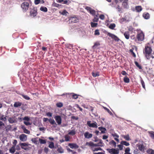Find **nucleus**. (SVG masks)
Listing matches in <instances>:
<instances>
[{
    "label": "nucleus",
    "mask_w": 154,
    "mask_h": 154,
    "mask_svg": "<svg viewBox=\"0 0 154 154\" xmlns=\"http://www.w3.org/2000/svg\"><path fill=\"white\" fill-rule=\"evenodd\" d=\"M92 74L93 76L94 77H96V76H98L99 75V73L97 72L94 73V72H92Z\"/></svg>",
    "instance_id": "nucleus-54"
},
{
    "label": "nucleus",
    "mask_w": 154,
    "mask_h": 154,
    "mask_svg": "<svg viewBox=\"0 0 154 154\" xmlns=\"http://www.w3.org/2000/svg\"><path fill=\"white\" fill-rule=\"evenodd\" d=\"M123 137L127 140H131L128 135H124Z\"/></svg>",
    "instance_id": "nucleus-42"
},
{
    "label": "nucleus",
    "mask_w": 154,
    "mask_h": 154,
    "mask_svg": "<svg viewBox=\"0 0 154 154\" xmlns=\"http://www.w3.org/2000/svg\"><path fill=\"white\" fill-rule=\"evenodd\" d=\"M24 124H25L26 126L30 125H31V123L29 121H27V122L24 121Z\"/></svg>",
    "instance_id": "nucleus-58"
},
{
    "label": "nucleus",
    "mask_w": 154,
    "mask_h": 154,
    "mask_svg": "<svg viewBox=\"0 0 154 154\" xmlns=\"http://www.w3.org/2000/svg\"><path fill=\"white\" fill-rule=\"evenodd\" d=\"M99 19V18L98 17V16L97 15H96L94 16V18L93 19V21L94 22H97Z\"/></svg>",
    "instance_id": "nucleus-38"
},
{
    "label": "nucleus",
    "mask_w": 154,
    "mask_h": 154,
    "mask_svg": "<svg viewBox=\"0 0 154 154\" xmlns=\"http://www.w3.org/2000/svg\"><path fill=\"white\" fill-rule=\"evenodd\" d=\"M44 1L43 0H35V5H38L39 3H44Z\"/></svg>",
    "instance_id": "nucleus-25"
},
{
    "label": "nucleus",
    "mask_w": 154,
    "mask_h": 154,
    "mask_svg": "<svg viewBox=\"0 0 154 154\" xmlns=\"http://www.w3.org/2000/svg\"><path fill=\"white\" fill-rule=\"evenodd\" d=\"M48 121L51 124H55V125H56V123L55 122V121L53 119H49Z\"/></svg>",
    "instance_id": "nucleus-33"
},
{
    "label": "nucleus",
    "mask_w": 154,
    "mask_h": 154,
    "mask_svg": "<svg viewBox=\"0 0 154 154\" xmlns=\"http://www.w3.org/2000/svg\"><path fill=\"white\" fill-rule=\"evenodd\" d=\"M91 150L92 151L94 152L95 151H97L99 150H102V149L100 147H98L96 148H92Z\"/></svg>",
    "instance_id": "nucleus-39"
},
{
    "label": "nucleus",
    "mask_w": 154,
    "mask_h": 154,
    "mask_svg": "<svg viewBox=\"0 0 154 154\" xmlns=\"http://www.w3.org/2000/svg\"><path fill=\"white\" fill-rule=\"evenodd\" d=\"M124 35L125 36V38L127 39H128L130 38V34L129 32V31H126L125 32L124 34Z\"/></svg>",
    "instance_id": "nucleus-18"
},
{
    "label": "nucleus",
    "mask_w": 154,
    "mask_h": 154,
    "mask_svg": "<svg viewBox=\"0 0 154 154\" xmlns=\"http://www.w3.org/2000/svg\"><path fill=\"white\" fill-rule=\"evenodd\" d=\"M37 139L38 138L37 137L36 138H32L31 139V141H32V142L34 143H35L37 144L38 140H37Z\"/></svg>",
    "instance_id": "nucleus-48"
},
{
    "label": "nucleus",
    "mask_w": 154,
    "mask_h": 154,
    "mask_svg": "<svg viewBox=\"0 0 154 154\" xmlns=\"http://www.w3.org/2000/svg\"><path fill=\"white\" fill-rule=\"evenodd\" d=\"M85 9L91 14L93 16L95 15L96 11L92 9L91 7L87 6L85 7Z\"/></svg>",
    "instance_id": "nucleus-8"
},
{
    "label": "nucleus",
    "mask_w": 154,
    "mask_h": 154,
    "mask_svg": "<svg viewBox=\"0 0 154 154\" xmlns=\"http://www.w3.org/2000/svg\"><path fill=\"white\" fill-rule=\"evenodd\" d=\"M40 10L45 12H47L48 11V9L46 7L42 6L41 7Z\"/></svg>",
    "instance_id": "nucleus-30"
},
{
    "label": "nucleus",
    "mask_w": 154,
    "mask_h": 154,
    "mask_svg": "<svg viewBox=\"0 0 154 154\" xmlns=\"http://www.w3.org/2000/svg\"><path fill=\"white\" fill-rule=\"evenodd\" d=\"M152 50L151 47L148 45H146L143 51V53L147 60H149L151 57L152 59L154 57L152 55Z\"/></svg>",
    "instance_id": "nucleus-1"
},
{
    "label": "nucleus",
    "mask_w": 154,
    "mask_h": 154,
    "mask_svg": "<svg viewBox=\"0 0 154 154\" xmlns=\"http://www.w3.org/2000/svg\"><path fill=\"white\" fill-rule=\"evenodd\" d=\"M123 80L124 82L126 83H128L130 82L129 79L126 76L124 78Z\"/></svg>",
    "instance_id": "nucleus-34"
},
{
    "label": "nucleus",
    "mask_w": 154,
    "mask_h": 154,
    "mask_svg": "<svg viewBox=\"0 0 154 154\" xmlns=\"http://www.w3.org/2000/svg\"><path fill=\"white\" fill-rule=\"evenodd\" d=\"M22 129L23 130V132L26 134H29L30 132L24 126H22L21 127Z\"/></svg>",
    "instance_id": "nucleus-17"
},
{
    "label": "nucleus",
    "mask_w": 154,
    "mask_h": 154,
    "mask_svg": "<svg viewBox=\"0 0 154 154\" xmlns=\"http://www.w3.org/2000/svg\"><path fill=\"white\" fill-rule=\"evenodd\" d=\"M130 151V149L129 147L127 148L125 150V153L124 154H131L129 152Z\"/></svg>",
    "instance_id": "nucleus-37"
},
{
    "label": "nucleus",
    "mask_w": 154,
    "mask_h": 154,
    "mask_svg": "<svg viewBox=\"0 0 154 154\" xmlns=\"http://www.w3.org/2000/svg\"><path fill=\"white\" fill-rule=\"evenodd\" d=\"M84 136L85 138L88 139L92 137L93 134L91 133H90L88 132L87 131L84 133Z\"/></svg>",
    "instance_id": "nucleus-14"
},
{
    "label": "nucleus",
    "mask_w": 154,
    "mask_h": 154,
    "mask_svg": "<svg viewBox=\"0 0 154 154\" xmlns=\"http://www.w3.org/2000/svg\"><path fill=\"white\" fill-rule=\"evenodd\" d=\"M57 151L60 153H63L64 152L63 149L61 147L58 148L57 149Z\"/></svg>",
    "instance_id": "nucleus-36"
},
{
    "label": "nucleus",
    "mask_w": 154,
    "mask_h": 154,
    "mask_svg": "<svg viewBox=\"0 0 154 154\" xmlns=\"http://www.w3.org/2000/svg\"><path fill=\"white\" fill-rule=\"evenodd\" d=\"M72 97L73 99H76L78 97V96L77 94H73Z\"/></svg>",
    "instance_id": "nucleus-56"
},
{
    "label": "nucleus",
    "mask_w": 154,
    "mask_h": 154,
    "mask_svg": "<svg viewBox=\"0 0 154 154\" xmlns=\"http://www.w3.org/2000/svg\"><path fill=\"white\" fill-rule=\"evenodd\" d=\"M29 4L28 2H25L21 4V7L24 11H26L29 8Z\"/></svg>",
    "instance_id": "nucleus-6"
},
{
    "label": "nucleus",
    "mask_w": 154,
    "mask_h": 154,
    "mask_svg": "<svg viewBox=\"0 0 154 154\" xmlns=\"http://www.w3.org/2000/svg\"><path fill=\"white\" fill-rule=\"evenodd\" d=\"M20 145L22 149L25 150H26V148H25L24 146H27L28 144L27 143H20Z\"/></svg>",
    "instance_id": "nucleus-19"
},
{
    "label": "nucleus",
    "mask_w": 154,
    "mask_h": 154,
    "mask_svg": "<svg viewBox=\"0 0 154 154\" xmlns=\"http://www.w3.org/2000/svg\"><path fill=\"white\" fill-rule=\"evenodd\" d=\"M144 34L142 31L140 33L137 34V38L138 40L140 41H143L144 39Z\"/></svg>",
    "instance_id": "nucleus-5"
},
{
    "label": "nucleus",
    "mask_w": 154,
    "mask_h": 154,
    "mask_svg": "<svg viewBox=\"0 0 154 154\" xmlns=\"http://www.w3.org/2000/svg\"><path fill=\"white\" fill-rule=\"evenodd\" d=\"M142 9V8L141 6H138L135 7V10L137 12H140Z\"/></svg>",
    "instance_id": "nucleus-21"
},
{
    "label": "nucleus",
    "mask_w": 154,
    "mask_h": 154,
    "mask_svg": "<svg viewBox=\"0 0 154 154\" xmlns=\"http://www.w3.org/2000/svg\"><path fill=\"white\" fill-rule=\"evenodd\" d=\"M98 24L97 23H94L93 22H91V26L92 27H96L97 26Z\"/></svg>",
    "instance_id": "nucleus-50"
},
{
    "label": "nucleus",
    "mask_w": 154,
    "mask_h": 154,
    "mask_svg": "<svg viewBox=\"0 0 154 154\" xmlns=\"http://www.w3.org/2000/svg\"><path fill=\"white\" fill-rule=\"evenodd\" d=\"M0 119L4 122H5L7 120L6 116H5L4 115L2 116L0 118Z\"/></svg>",
    "instance_id": "nucleus-45"
},
{
    "label": "nucleus",
    "mask_w": 154,
    "mask_h": 154,
    "mask_svg": "<svg viewBox=\"0 0 154 154\" xmlns=\"http://www.w3.org/2000/svg\"><path fill=\"white\" fill-rule=\"evenodd\" d=\"M67 13H68V12L66 11V10H64L62 12L61 14L63 15H66L67 14Z\"/></svg>",
    "instance_id": "nucleus-63"
},
{
    "label": "nucleus",
    "mask_w": 154,
    "mask_h": 154,
    "mask_svg": "<svg viewBox=\"0 0 154 154\" xmlns=\"http://www.w3.org/2000/svg\"><path fill=\"white\" fill-rule=\"evenodd\" d=\"M65 141H68L69 140L70 138H69V137L68 136H67V135L65 136Z\"/></svg>",
    "instance_id": "nucleus-55"
},
{
    "label": "nucleus",
    "mask_w": 154,
    "mask_h": 154,
    "mask_svg": "<svg viewBox=\"0 0 154 154\" xmlns=\"http://www.w3.org/2000/svg\"><path fill=\"white\" fill-rule=\"evenodd\" d=\"M54 119L58 125H60L61 124L62 119L61 117L60 116H56L54 117Z\"/></svg>",
    "instance_id": "nucleus-11"
},
{
    "label": "nucleus",
    "mask_w": 154,
    "mask_h": 154,
    "mask_svg": "<svg viewBox=\"0 0 154 154\" xmlns=\"http://www.w3.org/2000/svg\"><path fill=\"white\" fill-rule=\"evenodd\" d=\"M91 122L90 121H88L87 122V125L89 127L95 128H97V126L96 122L91 123Z\"/></svg>",
    "instance_id": "nucleus-12"
},
{
    "label": "nucleus",
    "mask_w": 154,
    "mask_h": 154,
    "mask_svg": "<svg viewBox=\"0 0 154 154\" xmlns=\"http://www.w3.org/2000/svg\"><path fill=\"white\" fill-rule=\"evenodd\" d=\"M8 121L10 123H13L14 122L15 119L14 117H9L8 119Z\"/></svg>",
    "instance_id": "nucleus-23"
},
{
    "label": "nucleus",
    "mask_w": 154,
    "mask_h": 154,
    "mask_svg": "<svg viewBox=\"0 0 154 154\" xmlns=\"http://www.w3.org/2000/svg\"><path fill=\"white\" fill-rule=\"evenodd\" d=\"M150 137L152 139H154V132L153 131H150L149 132Z\"/></svg>",
    "instance_id": "nucleus-40"
},
{
    "label": "nucleus",
    "mask_w": 154,
    "mask_h": 154,
    "mask_svg": "<svg viewBox=\"0 0 154 154\" xmlns=\"http://www.w3.org/2000/svg\"><path fill=\"white\" fill-rule=\"evenodd\" d=\"M100 44L98 43H94V45L92 46V48L93 49H96L97 47L99 46Z\"/></svg>",
    "instance_id": "nucleus-47"
},
{
    "label": "nucleus",
    "mask_w": 154,
    "mask_h": 154,
    "mask_svg": "<svg viewBox=\"0 0 154 154\" xmlns=\"http://www.w3.org/2000/svg\"><path fill=\"white\" fill-rule=\"evenodd\" d=\"M117 146L119 148V149L120 150H121L123 149V145H117Z\"/></svg>",
    "instance_id": "nucleus-61"
},
{
    "label": "nucleus",
    "mask_w": 154,
    "mask_h": 154,
    "mask_svg": "<svg viewBox=\"0 0 154 154\" xmlns=\"http://www.w3.org/2000/svg\"><path fill=\"white\" fill-rule=\"evenodd\" d=\"M48 146L49 148L51 149L54 148V143L53 142H50Z\"/></svg>",
    "instance_id": "nucleus-49"
},
{
    "label": "nucleus",
    "mask_w": 154,
    "mask_h": 154,
    "mask_svg": "<svg viewBox=\"0 0 154 154\" xmlns=\"http://www.w3.org/2000/svg\"><path fill=\"white\" fill-rule=\"evenodd\" d=\"M22 104V103L20 102L19 101L16 102L14 103V106L15 107L17 108L20 106Z\"/></svg>",
    "instance_id": "nucleus-16"
},
{
    "label": "nucleus",
    "mask_w": 154,
    "mask_h": 154,
    "mask_svg": "<svg viewBox=\"0 0 154 154\" xmlns=\"http://www.w3.org/2000/svg\"><path fill=\"white\" fill-rule=\"evenodd\" d=\"M100 34V32H99V30L98 29L96 30L94 32V35H99Z\"/></svg>",
    "instance_id": "nucleus-57"
},
{
    "label": "nucleus",
    "mask_w": 154,
    "mask_h": 154,
    "mask_svg": "<svg viewBox=\"0 0 154 154\" xmlns=\"http://www.w3.org/2000/svg\"><path fill=\"white\" fill-rule=\"evenodd\" d=\"M144 143L143 142L139 143L136 145L138 149L142 152H143L145 149V146Z\"/></svg>",
    "instance_id": "nucleus-3"
},
{
    "label": "nucleus",
    "mask_w": 154,
    "mask_h": 154,
    "mask_svg": "<svg viewBox=\"0 0 154 154\" xmlns=\"http://www.w3.org/2000/svg\"><path fill=\"white\" fill-rule=\"evenodd\" d=\"M17 143V140H14V141L13 142V145L12 146H14V147H15Z\"/></svg>",
    "instance_id": "nucleus-62"
},
{
    "label": "nucleus",
    "mask_w": 154,
    "mask_h": 154,
    "mask_svg": "<svg viewBox=\"0 0 154 154\" xmlns=\"http://www.w3.org/2000/svg\"><path fill=\"white\" fill-rule=\"evenodd\" d=\"M143 17L146 19H148L149 18V14L147 13H143Z\"/></svg>",
    "instance_id": "nucleus-24"
},
{
    "label": "nucleus",
    "mask_w": 154,
    "mask_h": 154,
    "mask_svg": "<svg viewBox=\"0 0 154 154\" xmlns=\"http://www.w3.org/2000/svg\"><path fill=\"white\" fill-rule=\"evenodd\" d=\"M68 146L72 149H77L79 147V146L77 145L76 143H69L68 144Z\"/></svg>",
    "instance_id": "nucleus-15"
},
{
    "label": "nucleus",
    "mask_w": 154,
    "mask_h": 154,
    "mask_svg": "<svg viewBox=\"0 0 154 154\" xmlns=\"http://www.w3.org/2000/svg\"><path fill=\"white\" fill-rule=\"evenodd\" d=\"M115 27L116 24L115 23H112L110 25L109 28L111 29H113Z\"/></svg>",
    "instance_id": "nucleus-41"
},
{
    "label": "nucleus",
    "mask_w": 154,
    "mask_h": 154,
    "mask_svg": "<svg viewBox=\"0 0 154 154\" xmlns=\"http://www.w3.org/2000/svg\"><path fill=\"white\" fill-rule=\"evenodd\" d=\"M11 125H8L6 127V130L7 131H8L9 130H10L11 129Z\"/></svg>",
    "instance_id": "nucleus-53"
},
{
    "label": "nucleus",
    "mask_w": 154,
    "mask_h": 154,
    "mask_svg": "<svg viewBox=\"0 0 154 154\" xmlns=\"http://www.w3.org/2000/svg\"><path fill=\"white\" fill-rule=\"evenodd\" d=\"M98 129L100 131L101 133H105V132L106 131V129L105 128L102 127H99L98 128Z\"/></svg>",
    "instance_id": "nucleus-22"
},
{
    "label": "nucleus",
    "mask_w": 154,
    "mask_h": 154,
    "mask_svg": "<svg viewBox=\"0 0 154 154\" xmlns=\"http://www.w3.org/2000/svg\"><path fill=\"white\" fill-rule=\"evenodd\" d=\"M37 14V9L36 8H34L31 9L30 11V14L31 16L33 17H35Z\"/></svg>",
    "instance_id": "nucleus-9"
},
{
    "label": "nucleus",
    "mask_w": 154,
    "mask_h": 154,
    "mask_svg": "<svg viewBox=\"0 0 154 154\" xmlns=\"http://www.w3.org/2000/svg\"><path fill=\"white\" fill-rule=\"evenodd\" d=\"M56 106L59 108H61L63 106V104L62 102H58L56 104Z\"/></svg>",
    "instance_id": "nucleus-32"
},
{
    "label": "nucleus",
    "mask_w": 154,
    "mask_h": 154,
    "mask_svg": "<svg viewBox=\"0 0 154 154\" xmlns=\"http://www.w3.org/2000/svg\"><path fill=\"white\" fill-rule=\"evenodd\" d=\"M121 144L126 146H128L130 145L129 143L124 141H122L121 142Z\"/></svg>",
    "instance_id": "nucleus-29"
},
{
    "label": "nucleus",
    "mask_w": 154,
    "mask_h": 154,
    "mask_svg": "<svg viewBox=\"0 0 154 154\" xmlns=\"http://www.w3.org/2000/svg\"><path fill=\"white\" fill-rule=\"evenodd\" d=\"M127 1H123L122 4V5L124 8H127L128 7V3L127 2Z\"/></svg>",
    "instance_id": "nucleus-28"
},
{
    "label": "nucleus",
    "mask_w": 154,
    "mask_h": 154,
    "mask_svg": "<svg viewBox=\"0 0 154 154\" xmlns=\"http://www.w3.org/2000/svg\"><path fill=\"white\" fill-rule=\"evenodd\" d=\"M107 35L111 37L112 39H114L115 41L117 42H119L120 40L116 36L110 33V32H108L107 33Z\"/></svg>",
    "instance_id": "nucleus-7"
},
{
    "label": "nucleus",
    "mask_w": 154,
    "mask_h": 154,
    "mask_svg": "<svg viewBox=\"0 0 154 154\" xmlns=\"http://www.w3.org/2000/svg\"><path fill=\"white\" fill-rule=\"evenodd\" d=\"M20 140L22 141H25L27 139V135L24 134H21L19 137Z\"/></svg>",
    "instance_id": "nucleus-13"
},
{
    "label": "nucleus",
    "mask_w": 154,
    "mask_h": 154,
    "mask_svg": "<svg viewBox=\"0 0 154 154\" xmlns=\"http://www.w3.org/2000/svg\"><path fill=\"white\" fill-rule=\"evenodd\" d=\"M99 18L100 19L103 20L105 19V16L103 14H101L99 17Z\"/></svg>",
    "instance_id": "nucleus-64"
},
{
    "label": "nucleus",
    "mask_w": 154,
    "mask_h": 154,
    "mask_svg": "<svg viewBox=\"0 0 154 154\" xmlns=\"http://www.w3.org/2000/svg\"><path fill=\"white\" fill-rule=\"evenodd\" d=\"M134 63L136 66L137 67H138L140 69H142V66L139 64L137 62L135 61Z\"/></svg>",
    "instance_id": "nucleus-46"
},
{
    "label": "nucleus",
    "mask_w": 154,
    "mask_h": 154,
    "mask_svg": "<svg viewBox=\"0 0 154 154\" xmlns=\"http://www.w3.org/2000/svg\"><path fill=\"white\" fill-rule=\"evenodd\" d=\"M104 109L107 111L109 113V114L110 115H112L113 114L110 111V110L108 108L106 107H104Z\"/></svg>",
    "instance_id": "nucleus-52"
},
{
    "label": "nucleus",
    "mask_w": 154,
    "mask_h": 154,
    "mask_svg": "<svg viewBox=\"0 0 154 154\" xmlns=\"http://www.w3.org/2000/svg\"><path fill=\"white\" fill-rule=\"evenodd\" d=\"M99 142L97 144H94L93 142L90 141L89 142L86 143L85 145L89 146H100L103 147L104 146V143L101 140H99Z\"/></svg>",
    "instance_id": "nucleus-2"
},
{
    "label": "nucleus",
    "mask_w": 154,
    "mask_h": 154,
    "mask_svg": "<svg viewBox=\"0 0 154 154\" xmlns=\"http://www.w3.org/2000/svg\"><path fill=\"white\" fill-rule=\"evenodd\" d=\"M15 151V147L12 146L9 149L10 152L11 153H14Z\"/></svg>",
    "instance_id": "nucleus-31"
},
{
    "label": "nucleus",
    "mask_w": 154,
    "mask_h": 154,
    "mask_svg": "<svg viewBox=\"0 0 154 154\" xmlns=\"http://www.w3.org/2000/svg\"><path fill=\"white\" fill-rule=\"evenodd\" d=\"M75 134L76 132L74 129L68 132V134L69 135H70L72 136L74 135Z\"/></svg>",
    "instance_id": "nucleus-26"
},
{
    "label": "nucleus",
    "mask_w": 154,
    "mask_h": 154,
    "mask_svg": "<svg viewBox=\"0 0 154 154\" xmlns=\"http://www.w3.org/2000/svg\"><path fill=\"white\" fill-rule=\"evenodd\" d=\"M69 23H75L78 22V19L76 17H69Z\"/></svg>",
    "instance_id": "nucleus-10"
},
{
    "label": "nucleus",
    "mask_w": 154,
    "mask_h": 154,
    "mask_svg": "<svg viewBox=\"0 0 154 154\" xmlns=\"http://www.w3.org/2000/svg\"><path fill=\"white\" fill-rule=\"evenodd\" d=\"M39 141L41 144H44L46 143V141L45 140H43L39 138Z\"/></svg>",
    "instance_id": "nucleus-43"
},
{
    "label": "nucleus",
    "mask_w": 154,
    "mask_h": 154,
    "mask_svg": "<svg viewBox=\"0 0 154 154\" xmlns=\"http://www.w3.org/2000/svg\"><path fill=\"white\" fill-rule=\"evenodd\" d=\"M109 144L110 145H112L114 147H116V142L113 140H112L109 142Z\"/></svg>",
    "instance_id": "nucleus-44"
},
{
    "label": "nucleus",
    "mask_w": 154,
    "mask_h": 154,
    "mask_svg": "<svg viewBox=\"0 0 154 154\" xmlns=\"http://www.w3.org/2000/svg\"><path fill=\"white\" fill-rule=\"evenodd\" d=\"M106 150L111 154H118L119 153V150L118 149H107Z\"/></svg>",
    "instance_id": "nucleus-4"
},
{
    "label": "nucleus",
    "mask_w": 154,
    "mask_h": 154,
    "mask_svg": "<svg viewBox=\"0 0 154 154\" xmlns=\"http://www.w3.org/2000/svg\"><path fill=\"white\" fill-rule=\"evenodd\" d=\"M20 145L22 149L25 150H26V148H25L24 146H27L28 144L27 143H20Z\"/></svg>",
    "instance_id": "nucleus-20"
},
{
    "label": "nucleus",
    "mask_w": 154,
    "mask_h": 154,
    "mask_svg": "<svg viewBox=\"0 0 154 154\" xmlns=\"http://www.w3.org/2000/svg\"><path fill=\"white\" fill-rule=\"evenodd\" d=\"M130 52L131 53V54L133 57H136V55L135 53L133 52V50L130 49Z\"/></svg>",
    "instance_id": "nucleus-59"
},
{
    "label": "nucleus",
    "mask_w": 154,
    "mask_h": 154,
    "mask_svg": "<svg viewBox=\"0 0 154 154\" xmlns=\"http://www.w3.org/2000/svg\"><path fill=\"white\" fill-rule=\"evenodd\" d=\"M20 95L25 100H29L30 99V97L27 95H25L23 94H20Z\"/></svg>",
    "instance_id": "nucleus-27"
},
{
    "label": "nucleus",
    "mask_w": 154,
    "mask_h": 154,
    "mask_svg": "<svg viewBox=\"0 0 154 154\" xmlns=\"http://www.w3.org/2000/svg\"><path fill=\"white\" fill-rule=\"evenodd\" d=\"M67 150L69 152H72V153L73 154H75L76 153V152L70 149L69 148H67Z\"/></svg>",
    "instance_id": "nucleus-51"
},
{
    "label": "nucleus",
    "mask_w": 154,
    "mask_h": 154,
    "mask_svg": "<svg viewBox=\"0 0 154 154\" xmlns=\"http://www.w3.org/2000/svg\"><path fill=\"white\" fill-rule=\"evenodd\" d=\"M23 120H26L27 121H29L30 120V118L28 116H25V117L23 119Z\"/></svg>",
    "instance_id": "nucleus-60"
},
{
    "label": "nucleus",
    "mask_w": 154,
    "mask_h": 154,
    "mask_svg": "<svg viewBox=\"0 0 154 154\" xmlns=\"http://www.w3.org/2000/svg\"><path fill=\"white\" fill-rule=\"evenodd\" d=\"M146 152L149 154H154V150L151 149H148Z\"/></svg>",
    "instance_id": "nucleus-35"
}]
</instances>
